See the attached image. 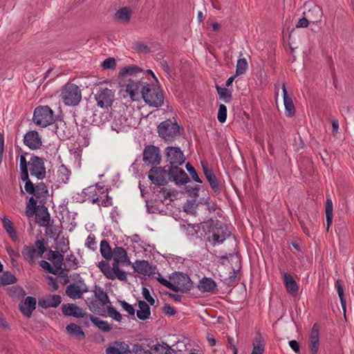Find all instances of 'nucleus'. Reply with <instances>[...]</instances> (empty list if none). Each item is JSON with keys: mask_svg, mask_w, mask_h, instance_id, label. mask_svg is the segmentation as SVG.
Returning a JSON list of instances; mask_svg holds the SVG:
<instances>
[{"mask_svg": "<svg viewBox=\"0 0 354 354\" xmlns=\"http://www.w3.org/2000/svg\"><path fill=\"white\" fill-rule=\"evenodd\" d=\"M37 201L32 196L30 198L28 203L27 205V215L28 216H32L35 213V212L37 210Z\"/></svg>", "mask_w": 354, "mask_h": 354, "instance_id": "3c124183", "label": "nucleus"}, {"mask_svg": "<svg viewBox=\"0 0 354 354\" xmlns=\"http://www.w3.org/2000/svg\"><path fill=\"white\" fill-rule=\"evenodd\" d=\"M283 94V103L286 111V115L288 117H292L295 113V108L290 97L288 96L285 84L282 85Z\"/></svg>", "mask_w": 354, "mask_h": 354, "instance_id": "c756f323", "label": "nucleus"}, {"mask_svg": "<svg viewBox=\"0 0 354 354\" xmlns=\"http://www.w3.org/2000/svg\"><path fill=\"white\" fill-rule=\"evenodd\" d=\"M2 224L10 238L13 241H16L17 240V236L12 221L7 217L4 216L2 218Z\"/></svg>", "mask_w": 354, "mask_h": 354, "instance_id": "ea45409f", "label": "nucleus"}, {"mask_svg": "<svg viewBox=\"0 0 354 354\" xmlns=\"http://www.w3.org/2000/svg\"><path fill=\"white\" fill-rule=\"evenodd\" d=\"M59 96L65 105L75 106L82 100V90L75 84L67 83L62 87Z\"/></svg>", "mask_w": 354, "mask_h": 354, "instance_id": "39448f33", "label": "nucleus"}, {"mask_svg": "<svg viewBox=\"0 0 354 354\" xmlns=\"http://www.w3.org/2000/svg\"><path fill=\"white\" fill-rule=\"evenodd\" d=\"M333 203L330 198H327L325 205V213L326 218V230L328 231L330 226L333 223Z\"/></svg>", "mask_w": 354, "mask_h": 354, "instance_id": "a19ab883", "label": "nucleus"}, {"mask_svg": "<svg viewBox=\"0 0 354 354\" xmlns=\"http://www.w3.org/2000/svg\"><path fill=\"white\" fill-rule=\"evenodd\" d=\"M133 268L135 272L144 275H150L153 273L152 267L147 261L145 260L136 261L133 264Z\"/></svg>", "mask_w": 354, "mask_h": 354, "instance_id": "c85d7f7f", "label": "nucleus"}, {"mask_svg": "<svg viewBox=\"0 0 354 354\" xmlns=\"http://www.w3.org/2000/svg\"><path fill=\"white\" fill-rule=\"evenodd\" d=\"M116 62L114 58L109 57L104 60L102 64V66L104 69H111L114 68L115 67Z\"/></svg>", "mask_w": 354, "mask_h": 354, "instance_id": "13d9d810", "label": "nucleus"}, {"mask_svg": "<svg viewBox=\"0 0 354 354\" xmlns=\"http://www.w3.org/2000/svg\"><path fill=\"white\" fill-rule=\"evenodd\" d=\"M248 68V62L245 58L239 59L236 67V75L243 74Z\"/></svg>", "mask_w": 354, "mask_h": 354, "instance_id": "09e8293b", "label": "nucleus"}, {"mask_svg": "<svg viewBox=\"0 0 354 354\" xmlns=\"http://www.w3.org/2000/svg\"><path fill=\"white\" fill-rule=\"evenodd\" d=\"M114 122L116 126L119 125L120 127H126L130 125L127 123V120L125 116H123L122 115H120L118 118L115 117Z\"/></svg>", "mask_w": 354, "mask_h": 354, "instance_id": "0e129e2a", "label": "nucleus"}, {"mask_svg": "<svg viewBox=\"0 0 354 354\" xmlns=\"http://www.w3.org/2000/svg\"><path fill=\"white\" fill-rule=\"evenodd\" d=\"M66 330L70 335L74 336L77 339H82L85 337V334L81 327L75 324L71 323L67 325Z\"/></svg>", "mask_w": 354, "mask_h": 354, "instance_id": "72a5a7b5", "label": "nucleus"}, {"mask_svg": "<svg viewBox=\"0 0 354 354\" xmlns=\"http://www.w3.org/2000/svg\"><path fill=\"white\" fill-rule=\"evenodd\" d=\"M163 313L169 316L175 315L176 313V310L174 307H172L170 304H165L163 306Z\"/></svg>", "mask_w": 354, "mask_h": 354, "instance_id": "69168bd1", "label": "nucleus"}, {"mask_svg": "<svg viewBox=\"0 0 354 354\" xmlns=\"http://www.w3.org/2000/svg\"><path fill=\"white\" fill-rule=\"evenodd\" d=\"M180 127L176 122L167 120L158 126V133L160 137L166 141H172L179 135Z\"/></svg>", "mask_w": 354, "mask_h": 354, "instance_id": "1a4fd4ad", "label": "nucleus"}, {"mask_svg": "<svg viewBox=\"0 0 354 354\" xmlns=\"http://www.w3.org/2000/svg\"><path fill=\"white\" fill-rule=\"evenodd\" d=\"M17 282V278L10 272H6L0 276V286H6Z\"/></svg>", "mask_w": 354, "mask_h": 354, "instance_id": "a18cd8bd", "label": "nucleus"}, {"mask_svg": "<svg viewBox=\"0 0 354 354\" xmlns=\"http://www.w3.org/2000/svg\"><path fill=\"white\" fill-rule=\"evenodd\" d=\"M283 280L288 292L292 296H296L298 294L299 286L292 275L289 273H285Z\"/></svg>", "mask_w": 354, "mask_h": 354, "instance_id": "cd10ccee", "label": "nucleus"}, {"mask_svg": "<svg viewBox=\"0 0 354 354\" xmlns=\"http://www.w3.org/2000/svg\"><path fill=\"white\" fill-rule=\"evenodd\" d=\"M167 162L171 165H181L185 160V157L178 147H168L165 149Z\"/></svg>", "mask_w": 354, "mask_h": 354, "instance_id": "2eb2a0df", "label": "nucleus"}, {"mask_svg": "<svg viewBox=\"0 0 354 354\" xmlns=\"http://www.w3.org/2000/svg\"><path fill=\"white\" fill-rule=\"evenodd\" d=\"M129 346L123 342H114L106 348V354H129Z\"/></svg>", "mask_w": 354, "mask_h": 354, "instance_id": "393cba45", "label": "nucleus"}, {"mask_svg": "<svg viewBox=\"0 0 354 354\" xmlns=\"http://www.w3.org/2000/svg\"><path fill=\"white\" fill-rule=\"evenodd\" d=\"M133 354H151V350L145 349L140 344H135L132 350Z\"/></svg>", "mask_w": 354, "mask_h": 354, "instance_id": "4d7b16f0", "label": "nucleus"}, {"mask_svg": "<svg viewBox=\"0 0 354 354\" xmlns=\"http://www.w3.org/2000/svg\"><path fill=\"white\" fill-rule=\"evenodd\" d=\"M100 251L101 253V255L106 259V261L108 262V261L111 260L113 257V250L111 249L109 243L108 241L105 239L102 240L100 242Z\"/></svg>", "mask_w": 354, "mask_h": 354, "instance_id": "58836bf2", "label": "nucleus"}, {"mask_svg": "<svg viewBox=\"0 0 354 354\" xmlns=\"http://www.w3.org/2000/svg\"><path fill=\"white\" fill-rule=\"evenodd\" d=\"M39 266L44 270H47L49 273L53 274H57V270H54V268L50 266V264L44 260H41L39 261Z\"/></svg>", "mask_w": 354, "mask_h": 354, "instance_id": "6e6d98bb", "label": "nucleus"}, {"mask_svg": "<svg viewBox=\"0 0 354 354\" xmlns=\"http://www.w3.org/2000/svg\"><path fill=\"white\" fill-rule=\"evenodd\" d=\"M171 281V290L176 292H187L192 289L193 283L189 277L183 272H175L169 276Z\"/></svg>", "mask_w": 354, "mask_h": 354, "instance_id": "6e6552de", "label": "nucleus"}, {"mask_svg": "<svg viewBox=\"0 0 354 354\" xmlns=\"http://www.w3.org/2000/svg\"><path fill=\"white\" fill-rule=\"evenodd\" d=\"M62 302V298L58 295H48L39 299L38 304L43 308H57Z\"/></svg>", "mask_w": 354, "mask_h": 354, "instance_id": "b1692460", "label": "nucleus"}, {"mask_svg": "<svg viewBox=\"0 0 354 354\" xmlns=\"http://www.w3.org/2000/svg\"><path fill=\"white\" fill-rule=\"evenodd\" d=\"M36 299L28 296L24 301H21L19 304V308L24 316L30 317L33 310L36 308Z\"/></svg>", "mask_w": 354, "mask_h": 354, "instance_id": "4be33fe9", "label": "nucleus"}, {"mask_svg": "<svg viewBox=\"0 0 354 354\" xmlns=\"http://www.w3.org/2000/svg\"><path fill=\"white\" fill-rule=\"evenodd\" d=\"M88 292L86 283H71L66 286V295L73 299H81L84 292Z\"/></svg>", "mask_w": 354, "mask_h": 354, "instance_id": "6ab92c4d", "label": "nucleus"}, {"mask_svg": "<svg viewBox=\"0 0 354 354\" xmlns=\"http://www.w3.org/2000/svg\"><path fill=\"white\" fill-rule=\"evenodd\" d=\"M28 165L32 176L37 177L38 180H43L46 177V168L44 160L38 156L31 157Z\"/></svg>", "mask_w": 354, "mask_h": 354, "instance_id": "4468645a", "label": "nucleus"}, {"mask_svg": "<svg viewBox=\"0 0 354 354\" xmlns=\"http://www.w3.org/2000/svg\"><path fill=\"white\" fill-rule=\"evenodd\" d=\"M24 143L30 149H38L42 145L41 138L37 131H29L24 137Z\"/></svg>", "mask_w": 354, "mask_h": 354, "instance_id": "a211bd4d", "label": "nucleus"}, {"mask_svg": "<svg viewBox=\"0 0 354 354\" xmlns=\"http://www.w3.org/2000/svg\"><path fill=\"white\" fill-rule=\"evenodd\" d=\"M148 177L157 186L165 185L168 183V171L165 167H153L149 171Z\"/></svg>", "mask_w": 354, "mask_h": 354, "instance_id": "9b49d317", "label": "nucleus"}, {"mask_svg": "<svg viewBox=\"0 0 354 354\" xmlns=\"http://www.w3.org/2000/svg\"><path fill=\"white\" fill-rule=\"evenodd\" d=\"M132 13L133 11L130 7H122L116 11L113 19L119 23L128 24L131 20Z\"/></svg>", "mask_w": 354, "mask_h": 354, "instance_id": "a878e982", "label": "nucleus"}, {"mask_svg": "<svg viewBox=\"0 0 354 354\" xmlns=\"http://www.w3.org/2000/svg\"><path fill=\"white\" fill-rule=\"evenodd\" d=\"M88 317L92 323H93L102 331L109 332L113 329V325L108 323V322L102 320L99 317H94L92 315H89Z\"/></svg>", "mask_w": 354, "mask_h": 354, "instance_id": "473e14b6", "label": "nucleus"}, {"mask_svg": "<svg viewBox=\"0 0 354 354\" xmlns=\"http://www.w3.org/2000/svg\"><path fill=\"white\" fill-rule=\"evenodd\" d=\"M216 88L219 96V98L224 101L225 103L230 102L232 99V91L227 88L221 87L218 85H216Z\"/></svg>", "mask_w": 354, "mask_h": 354, "instance_id": "37998d69", "label": "nucleus"}, {"mask_svg": "<svg viewBox=\"0 0 354 354\" xmlns=\"http://www.w3.org/2000/svg\"><path fill=\"white\" fill-rule=\"evenodd\" d=\"M100 315L105 317L108 316L116 322H121L122 319V316L120 313L111 306H107L106 310H102Z\"/></svg>", "mask_w": 354, "mask_h": 354, "instance_id": "4c0bfd02", "label": "nucleus"}, {"mask_svg": "<svg viewBox=\"0 0 354 354\" xmlns=\"http://www.w3.org/2000/svg\"><path fill=\"white\" fill-rule=\"evenodd\" d=\"M28 163L24 156H20V170H21V180H27L28 175Z\"/></svg>", "mask_w": 354, "mask_h": 354, "instance_id": "de8ad7c7", "label": "nucleus"}, {"mask_svg": "<svg viewBox=\"0 0 354 354\" xmlns=\"http://www.w3.org/2000/svg\"><path fill=\"white\" fill-rule=\"evenodd\" d=\"M185 167L194 181L199 183H202V180L198 177L195 168L190 163H187Z\"/></svg>", "mask_w": 354, "mask_h": 354, "instance_id": "864d4df0", "label": "nucleus"}, {"mask_svg": "<svg viewBox=\"0 0 354 354\" xmlns=\"http://www.w3.org/2000/svg\"><path fill=\"white\" fill-rule=\"evenodd\" d=\"M179 165H171L168 167V180L175 183L176 185H185L189 178L186 172Z\"/></svg>", "mask_w": 354, "mask_h": 354, "instance_id": "f8f14e48", "label": "nucleus"}, {"mask_svg": "<svg viewBox=\"0 0 354 354\" xmlns=\"http://www.w3.org/2000/svg\"><path fill=\"white\" fill-rule=\"evenodd\" d=\"M142 160L147 165H159L161 162L160 149L154 145H147L143 151Z\"/></svg>", "mask_w": 354, "mask_h": 354, "instance_id": "ddd939ff", "label": "nucleus"}, {"mask_svg": "<svg viewBox=\"0 0 354 354\" xmlns=\"http://www.w3.org/2000/svg\"><path fill=\"white\" fill-rule=\"evenodd\" d=\"M119 303L120 304L122 308L127 311L129 315H134L135 314V309L133 307L132 305L127 303L126 301H119Z\"/></svg>", "mask_w": 354, "mask_h": 354, "instance_id": "bf43d9fd", "label": "nucleus"}, {"mask_svg": "<svg viewBox=\"0 0 354 354\" xmlns=\"http://www.w3.org/2000/svg\"><path fill=\"white\" fill-rule=\"evenodd\" d=\"M112 259L113 262L111 266L106 261H101L97 264L98 268L108 279H118L122 281H127V272L120 268V266H130L131 264L126 250L116 246L113 250Z\"/></svg>", "mask_w": 354, "mask_h": 354, "instance_id": "f257e3e1", "label": "nucleus"}, {"mask_svg": "<svg viewBox=\"0 0 354 354\" xmlns=\"http://www.w3.org/2000/svg\"><path fill=\"white\" fill-rule=\"evenodd\" d=\"M151 354H171V349L167 344H158L151 348Z\"/></svg>", "mask_w": 354, "mask_h": 354, "instance_id": "49530a36", "label": "nucleus"}, {"mask_svg": "<svg viewBox=\"0 0 354 354\" xmlns=\"http://www.w3.org/2000/svg\"><path fill=\"white\" fill-rule=\"evenodd\" d=\"M47 250V241L40 236L37 237L34 245H25L21 250V254L25 261L30 266L35 264L36 258H41L44 252Z\"/></svg>", "mask_w": 354, "mask_h": 354, "instance_id": "20e7f679", "label": "nucleus"}, {"mask_svg": "<svg viewBox=\"0 0 354 354\" xmlns=\"http://www.w3.org/2000/svg\"><path fill=\"white\" fill-rule=\"evenodd\" d=\"M22 180L26 182L25 186H24L26 192L30 194L34 195V193H35V185L29 179V176H28L27 180Z\"/></svg>", "mask_w": 354, "mask_h": 354, "instance_id": "5fc2aeb1", "label": "nucleus"}, {"mask_svg": "<svg viewBox=\"0 0 354 354\" xmlns=\"http://www.w3.org/2000/svg\"><path fill=\"white\" fill-rule=\"evenodd\" d=\"M142 98L151 106L159 107L163 104L164 95L162 91L152 84H147L142 91Z\"/></svg>", "mask_w": 354, "mask_h": 354, "instance_id": "423d86ee", "label": "nucleus"}, {"mask_svg": "<svg viewBox=\"0 0 354 354\" xmlns=\"http://www.w3.org/2000/svg\"><path fill=\"white\" fill-rule=\"evenodd\" d=\"M320 326L317 323L313 324L309 334V349L312 354H317L319 347Z\"/></svg>", "mask_w": 354, "mask_h": 354, "instance_id": "aec40b11", "label": "nucleus"}, {"mask_svg": "<svg viewBox=\"0 0 354 354\" xmlns=\"http://www.w3.org/2000/svg\"><path fill=\"white\" fill-rule=\"evenodd\" d=\"M154 194H156L155 201L156 202L159 201L168 205L171 201V199H169L171 196V192L165 188H158L154 191Z\"/></svg>", "mask_w": 354, "mask_h": 354, "instance_id": "7c9ffc66", "label": "nucleus"}, {"mask_svg": "<svg viewBox=\"0 0 354 354\" xmlns=\"http://www.w3.org/2000/svg\"><path fill=\"white\" fill-rule=\"evenodd\" d=\"M94 295L102 306L107 305L110 303L109 297L107 293L104 290L102 287L95 286L94 287Z\"/></svg>", "mask_w": 354, "mask_h": 354, "instance_id": "f704fd0d", "label": "nucleus"}, {"mask_svg": "<svg viewBox=\"0 0 354 354\" xmlns=\"http://www.w3.org/2000/svg\"><path fill=\"white\" fill-rule=\"evenodd\" d=\"M46 279L48 285L50 287V291L53 292L58 290L59 286L57 284V280L54 277L48 276Z\"/></svg>", "mask_w": 354, "mask_h": 354, "instance_id": "052dcab7", "label": "nucleus"}, {"mask_svg": "<svg viewBox=\"0 0 354 354\" xmlns=\"http://www.w3.org/2000/svg\"><path fill=\"white\" fill-rule=\"evenodd\" d=\"M197 287L202 292H212L216 289V283L212 278L205 277L199 281Z\"/></svg>", "mask_w": 354, "mask_h": 354, "instance_id": "bb28decb", "label": "nucleus"}, {"mask_svg": "<svg viewBox=\"0 0 354 354\" xmlns=\"http://www.w3.org/2000/svg\"><path fill=\"white\" fill-rule=\"evenodd\" d=\"M71 171L64 165H61L58 169V177L62 182L66 183L68 178Z\"/></svg>", "mask_w": 354, "mask_h": 354, "instance_id": "8fccbe9b", "label": "nucleus"}, {"mask_svg": "<svg viewBox=\"0 0 354 354\" xmlns=\"http://www.w3.org/2000/svg\"><path fill=\"white\" fill-rule=\"evenodd\" d=\"M37 223L42 227H48L50 223V214L44 205H38L35 212Z\"/></svg>", "mask_w": 354, "mask_h": 354, "instance_id": "5701e85b", "label": "nucleus"}, {"mask_svg": "<svg viewBox=\"0 0 354 354\" xmlns=\"http://www.w3.org/2000/svg\"><path fill=\"white\" fill-rule=\"evenodd\" d=\"M236 275H237V272L236 270H233V271L230 273L229 277L225 279V283H227L228 285L234 284L235 283Z\"/></svg>", "mask_w": 354, "mask_h": 354, "instance_id": "774afa93", "label": "nucleus"}, {"mask_svg": "<svg viewBox=\"0 0 354 354\" xmlns=\"http://www.w3.org/2000/svg\"><path fill=\"white\" fill-rule=\"evenodd\" d=\"M139 310L136 312V315L138 319L141 320H146L149 319L151 312L150 307L145 301H139L138 302Z\"/></svg>", "mask_w": 354, "mask_h": 354, "instance_id": "2f4dec72", "label": "nucleus"}, {"mask_svg": "<svg viewBox=\"0 0 354 354\" xmlns=\"http://www.w3.org/2000/svg\"><path fill=\"white\" fill-rule=\"evenodd\" d=\"M217 118L218 120L221 123L225 122L227 118V107L225 106V105L223 104H220Z\"/></svg>", "mask_w": 354, "mask_h": 354, "instance_id": "603ef678", "label": "nucleus"}, {"mask_svg": "<svg viewBox=\"0 0 354 354\" xmlns=\"http://www.w3.org/2000/svg\"><path fill=\"white\" fill-rule=\"evenodd\" d=\"M115 92L108 88L100 87L95 94L97 104L102 109H109L114 102Z\"/></svg>", "mask_w": 354, "mask_h": 354, "instance_id": "9d476101", "label": "nucleus"}, {"mask_svg": "<svg viewBox=\"0 0 354 354\" xmlns=\"http://www.w3.org/2000/svg\"><path fill=\"white\" fill-rule=\"evenodd\" d=\"M32 120L41 127H46L55 121L53 111L48 106H39L35 109Z\"/></svg>", "mask_w": 354, "mask_h": 354, "instance_id": "0eeeda50", "label": "nucleus"}, {"mask_svg": "<svg viewBox=\"0 0 354 354\" xmlns=\"http://www.w3.org/2000/svg\"><path fill=\"white\" fill-rule=\"evenodd\" d=\"M64 261V256L61 255L59 257H58L57 259L54 260L53 261V266H54V270H62V265Z\"/></svg>", "mask_w": 354, "mask_h": 354, "instance_id": "338daca9", "label": "nucleus"}, {"mask_svg": "<svg viewBox=\"0 0 354 354\" xmlns=\"http://www.w3.org/2000/svg\"><path fill=\"white\" fill-rule=\"evenodd\" d=\"M48 195L47 187L44 183H39L35 185V193L34 196L37 199H46Z\"/></svg>", "mask_w": 354, "mask_h": 354, "instance_id": "79ce46f5", "label": "nucleus"}, {"mask_svg": "<svg viewBox=\"0 0 354 354\" xmlns=\"http://www.w3.org/2000/svg\"><path fill=\"white\" fill-rule=\"evenodd\" d=\"M85 200L99 206L109 207L113 205L112 198L108 195V190L102 186H90L83 190Z\"/></svg>", "mask_w": 354, "mask_h": 354, "instance_id": "f03ea898", "label": "nucleus"}, {"mask_svg": "<svg viewBox=\"0 0 354 354\" xmlns=\"http://www.w3.org/2000/svg\"><path fill=\"white\" fill-rule=\"evenodd\" d=\"M96 244L95 238L93 234H89L86 241V246L92 250H95V248L93 245Z\"/></svg>", "mask_w": 354, "mask_h": 354, "instance_id": "e2e57ef3", "label": "nucleus"}, {"mask_svg": "<svg viewBox=\"0 0 354 354\" xmlns=\"http://www.w3.org/2000/svg\"><path fill=\"white\" fill-rule=\"evenodd\" d=\"M265 342L260 333H257L254 342L253 349L251 354H263L264 352Z\"/></svg>", "mask_w": 354, "mask_h": 354, "instance_id": "c9c22d12", "label": "nucleus"}, {"mask_svg": "<svg viewBox=\"0 0 354 354\" xmlns=\"http://www.w3.org/2000/svg\"><path fill=\"white\" fill-rule=\"evenodd\" d=\"M142 295L151 306L155 304V299L151 296L149 290L145 287L142 288Z\"/></svg>", "mask_w": 354, "mask_h": 354, "instance_id": "680f3d73", "label": "nucleus"}, {"mask_svg": "<svg viewBox=\"0 0 354 354\" xmlns=\"http://www.w3.org/2000/svg\"><path fill=\"white\" fill-rule=\"evenodd\" d=\"M323 12L322 8L315 4L304 5L303 15L306 17L311 24H315L321 21Z\"/></svg>", "mask_w": 354, "mask_h": 354, "instance_id": "dca6fc26", "label": "nucleus"}, {"mask_svg": "<svg viewBox=\"0 0 354 354\" xmlns=\"http://www.w3.org/2000/svg\"><path fill=\"white\" fill-rule=\"evenodd\" d=\"M62 311L65 316H72L76 318H82L86 315V311L75 304H63Z\"/></svg>", "mask_w": 354, "mask_h": 354, "instance_id": "412c9836", "label": "nucleus"}, {"mask_svg": "<svg viewBox=\"0 0 354 354\" xmlns=\"http://www.w3.org/2000/svg\"><path fill=\"white\" fill-rule=\"evenodd\" d=\"M205 178L209 182L210 187L213 192L217 194H218L221 192V186L219 184V183L217 180V178L215 176V174L212 172H207L205 171Z\"/></svg>", "mask_w": 354, "mask_h": 354, "instance_id": "e433bc0d", "label": "nucleus"}, {"mask_svg": "<svg viewBox=\"0 0 354 354\" xmlns=\"http://www.w3.org/2000/svg\"><path fill=\"white\" fill-rule=\"evenodd\" d=\"M205 227L207 229V239L213 245L223 243L231 234L226 225L218 222L214 224L213 220L206 222Z\"/></svg>", "mask_w": 354, "mask_h": 354, "instance_id": "7ed1b4c3", "label": "nucleus"}, {"mask_svg": "<svg viewBox=\"0 0 354 354\" xmlns=\"http://www.w3.org/2000/svg\"><path fill=\"white\" fill-rule=\"evenodd\" d=\"M146 84L140 81H130L127 85L126 91L132 100H138L140 96H142V91L145 89Z\"/></svg>", "mask_w": 354, "mask_h": 354, "instance_id": "f3484780", "label": "nucleus"}, {"mask_svg": "<svg viewBox=\"0 0 354 354\" xmlns=\"http://www.w3.org/2000/svg\"><path fill=\"white\" fill-rule=\"evenodd\" d=\"M140 72H141V69L139 67H138L137 66H133V65L127 66L123 67L120 70V71L119 73V76L120 77H124L127 75H135Z\"/></svg>", "mask_w": 354, "mask_h": 354, "instance_id": "c03bdc74", "label": "nucleus"}]
</instances>
